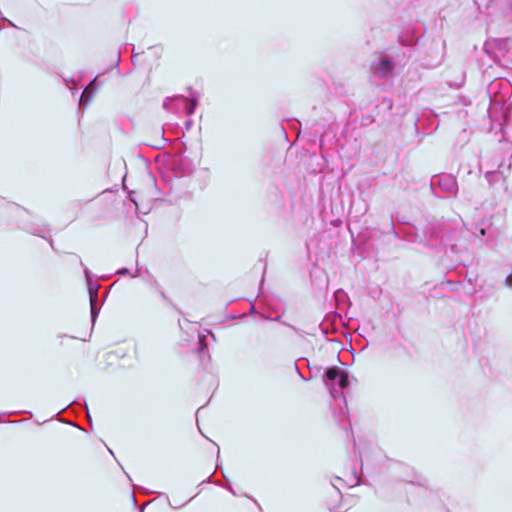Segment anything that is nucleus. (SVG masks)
Wrapping results in <instances>:
<instances>
[{"instance_id": "obj_2", "label": "nucleus", "mask_w": 512, "mask_h": 512, "mask_svg": "<svg viewBox=\"0 0 512 512\" xmlns=\"http://www.w3.org/2000/svg\"><path fill=\"white\" fill-rule=\"evenodd\" d=\"M340 373L341 372L337 368L333 367L327 370L326 377L327 379L333 381L339 377Z\"/></svg>"}, {"instance_id": "obj_5", "label": "nucleus", "mask_w": 512, "mask_h": 512, "mask_svg": "<svg viewBox=\"0 0 512 512\" xmlns=\"http://www.w3.org/2000/svg\"><path fill=\"white\" fill-rule=\"evenodd\" d=\"M506 283L508 286L512 287V274L507 277Z\"/></svg>"}, {"instance_id": "obj_4", "label": "nucleus", "mask_w": 512, "mask_h": 512, "mask_svg": "<svg viewBox=\"0 0 512 512\" xmlns=\"http://www.w3.org/2000/svg\"><path fill=\"white\" fill-rule=\"evenodd\" d=\"M348 384H349V380H348L347 374L344 372H341L339 375L338 385L341 388H346L348 386Z\"/></svg>"}, {"instance_id": "obj_3", "label": "nucleus", "mask_w": 512, "mask_h": 512, "mask_svg": "<svg viewBox=\"0 0 512 512\" xmlns=\"http://www.w3.org/2000/svg\"><path fill=\"white\" fill-rule=\"evenodd\" d=\"M395 350H396L399 354L403 355L404 357H407V358H410V357H411V354H410V352H409L408 348H407L405 345H403V344H397V345L395 346Z\"/></svg>"}, {"instance_id": "obj_1", "label": "nucleus", "mask_w": 512, "mask_h": 512, "mask_svg": "<svg viewBox=\"0 0 512 512\" xmlns=\"http://www.w3.org/2000/svg\"><path fill=\"white\" fill-rule=\"evenodd\" d=\"M394 69V64L391 59L384 58L379 61V73L383 76L389 74Z\"/></svg>"}]
</instances>
